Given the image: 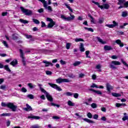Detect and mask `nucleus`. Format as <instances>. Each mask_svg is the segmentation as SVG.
I'll use <instances>...</instances> for the list:
<instances>
[{
  "instance_id": "nucleus-1",
  "label": "nucleus",
  "mask_w": 128,
  "mask_h": 128,
  "mask_svg": "<svg viewBox=\"0 0 128 128\" xmlns=\"http://www.w3.org/2000/svg\"><path fill=\"white\" fill-rule=\"evenodd\" d=\"M15 104L16 103L13 102H8L6 104L2 102L1 104V106L4 107L6 106V108L11 110L12 112H16V110H18V106H16Z\"/></svg>"
},
{
  "instance_id": "nucleus-2",
  "label": "nucleus",
  "mask_w": 128,
  "mask_h": 128,
  "mask_svg": "<svg viewBox=\"0 0 128 128\" xmlns=\"http://www.w3.org/2000/svg\"><path fill=\"white\" fill-rule=\"evenodd\" d=\"M43 4V6L45 10H48V12H52V8L51 6H48V2L46 0H38Z\"/></svg>"
},
{
  "instance_id": "nucleus-3",
  "label": "nucleus",
  "mask_w": 128,
  "mask_h": 128,
  "mask_svg": "<svg viewBox=\"0 0 128 128\" xmlns=\"http://www.w3.org/2000/svg\"><path fill=\"white\" fill-rule=\"evenodd\" d=\"M20 8L23 14H24L25 16H32V10L24 8L22 6H20Z\"/></svg>"
},
{
  "instance_id": "nucleus-4",
  "label": "nucleus",
  "mask_w": 128,
  "mask_h": 128,
  "mask_svg": "<svg viewBox=\"0 0 128 128\" xmlns=\"http://www.w3.org/2000/svg\"><path fill=\"white\" fill-rule=\"evenodd\" d=\"M122 64L118 61L113 60L110 64V68L112 70H116V67L115 66H120Z\"/></svg>"
},
{
  "instance_id": "nucleus-5",
  "label": "nucleus",
  "mask_w": 128,
  "mask_h": 128,
  "mask_svg": "<svg viewBox=\"0 0 128 128\" xmlns=\"http://www.w3.org/2000/svg\"><path fill=\"white\" fill-rule=\"evenodd\" d=\"M46 20L47 22H50L48 24L47 28H52L54 24H56V22L52 20V19L50 18H46Z\"/></svg>"
},
{
  "instance_id": "nucleus-6",
  "label": "nucleus",
  "mask_w": 128,
  "mask_h": 128,
  "mask_svg": "<svg viewBox=\"0 0 128 128\" xmlns=\"http://www.w3.org/2000/svg\"><path fill=\"white\" fill-rule=\"evenodd\" d=\"M48 84L49 86H51V88H53L56 90H58V92H62V89L58 87V85H56V84L48 82Z\"/></svg>"
},
{
  "instance_id": "nucleus-7",
  "label": "nucleus",
  "mask_w": 128,
  "mask_h": 128,
  "mask_svg": "<svg viewBox=\"0 0 128 128\" xmlns=\"http://www.w3.org/2000/svg\"><path fill=\"white\" fill-rule=\"evenodd\" d=\"M57 84H62V82H70V80L68 78H59L56 80Z\"/></svg>"
},
{
  "instance_id": "nucleus-8",
  "label": "nucleus",
  "mask_w": 128,
  "mask_h": 128,
  "mask_svg": "<svg viewBox=\"0 0 128 128\" xmlns=\"http://www.w3.org/2000/svg\"><path fill=\"white\" fill-rule=\"evenodd\" d=\"M20 56L22 58L23 66H26V62L24 56V51H22V50L20 49Z\"/></svg>"
},
{
  "instance_id": "nucleus-9",
  "label": "nucleus",
  "mask_w": 128,
  "mask_h": 128,
  "mask_svg": "<svg viewBox=\"0 0 128 128\" xmlns=\"http://www.w3.org/2000/svg\"><path fill=\"white\" fill-rule=\"evenodd\" d=\"M78 118H80V120H83L86 122H88V124H94V120L87 118H82V117L80 115L78 116Z\"/></svg>"
},
{
  "instance_id": "nucleus-10",
  "label": "nucleus",
  "mask_w": 128,
  "mask_h": 128,
  "mask_svg": "<svg viewBox=\"0 0 128 128\" xmlns=\"http://www.w3.org/2000/svg\"><path fill=\"white\" fill-rule=\"evenodd\" d=\"M113 24H106V26H107L108 28H116V26H118V23L116 22V21L114 20L112 22Z\"/></svg>"
},
{
  "instance_id": "nucleus-11",
  "label": "nucleus",
  "mask_w": 128,
  "mask_h": 128,
  "mask_svg": "<svg viewBox=\"0 0 128 128\" xmlns=\"http://www.w3.org/2000/svg\"><path fill=\"white\" fill-rule=\"evenodd\" d=\"M46 96L49 102H54V98H52V95L50 94V93H46Z\"/></svg>"
},
{
  "instance_id": "nucleus-12",
  "label": "nucleus",
  "mask_w": 128,
  "mask_h": 128,
  "mask_svg": "<svg viewBox=\"0 0 128 128\" xmlns=\"http://www.w3.org/2000/svg\"><path fill=\"white\" fill-rule=\"evenodd\" d=\"M26 108H23L24 110H25L26 112H30L32 110V108L30 106H29L28 104H26Z\"/></svg>"
},
{
  "instance_id": "nucleus-13",
  "label": "nucleus",
  "mask_w": 128,
  "mask_h": 128,
  "mask_svg": "<svg viewBox=\"0 0 128 128\" xmlns=\"http://www.w3.org/2000/svg\"><path fill=\"white\" fill-rule=\"evenodd\" d=\"M42 62H43V64H45L46 67H48L50 66H54V64H52V62H48L46 60H44L42 61Z\"/></svg>"
},
{
  "instance_id": "nucleus-14",
  "label": "nucleus",
  "mask_w": 128,
  "mask_h": 128,
  "mask_svg": "<svg viewBox=\"0 0 128 128\" xmlns=\"http://www.w3.org/2000/svg\"><path fill=\"white\" fill-rule=\"evenodd\" d=\"M115 42L117 44H118V46H120V48H122V46H124V43H122V40H116L115 41Z\"/></svg>"
},
{
  "instance_id": "nucleus-15",
  "label": "nucleus",
  "mask_w": 128,
  "mask_h": 128,
  "mask_svg": "<svg viewBox=\"0 0 128 128\" xmlns=\"http://www.w3.org/2000/svg\"><path fill=\"white\" fill-rule=\"evenodd\" d=\"M106 88L108 92H110V90H114V88H112V86H110V84L108 83H107L106 84Z\"/></svg>"
},
{
  "instance_id": "nucleus-16",
  "label": "nucleus",
  "mask_w": 128,
  "mask_h": 128,
  "mask_svg": "<svg viewBox=\"0 0 128 128\" xmlns=\"http://www.w3.org/2000/svg\"><path fill=\"white\" fill-rule=\"evenodd\" d=\"M90 92H95V94H100V96L102 94V92H100V90H96L92 88L90 89Z\"/></svg>"
},
{
  "instance_id": "nucleus-17",
  "label": "nucleus",
  "mask_w": 128,
  "mask_h": 128,
  "mask_svg": "<svg viewBox=\"0 0 128 128\" xmlns=\"http://www.w3.org/2000/svg\"><path fill=\"white\" fill-rule=\"evenodd\" d=\"M126 104L124 103L120 104V103H116V108H120V106H126Z\"/></svg>"
},
{
  "instance_id": "nucleus-18",
  "label": "nucleus",
  "mask_w": 128,
  "mask_h": 128,
  "mask_svg": "<svg viewBox=\"0 0 128 128\" xmlns=\"http://www.w3.org/2000/svg\"><path fill=\"white\" fill-rule=\"evenodd\" d=\"M10 64L12 66H16L18 64V60L16 59L14 60L10 63Z\"/></svg>"
},
{
  "instance_id": "nucleus-19",
  "label": "nucleus",
  "mask_w": 128,
  "mask_h": 128,
  "mask_svg": "<svg viewBox=\"0 0 128 128\" xmlns=\"http://www.w3.org/2000/svg\"><path fill=\"white\" fill-rule=\"evenodd\" d=\"M96 38L98 42L100 44H106V41L102 40V39L100 38L96 37Z\"/></svg>"
},
{
  "instance_id": "nucleus-20",
  "label": "nucleus",
  "mask_w": 128,
  "mask_h": 128,
  "mask_svg": "<svg viewBox=\"0 0 128 128\" xmlns=\"http://www.w3.org/2000/svg\"><path fill=\"white\" fill-rule=\"evenodd\" d=\"M104 50H112V48L111 46L106 45L104 46Z\"/></svg>"
},
{
  "instance_id": "nucleus-21",
  "label": "nucleus",
  "mask_w": 128,
  "mask_h": 128,
  "mask_svg": "<svg viewBox=\"0 0 128 128\" xmlns=\"http://www.w3.org/2000/svg\"><path fill=\"white\" fill-rule=\"evenodd\" d=\"M80 52H84L86 50L84 47V44L80 43Z\"/></svg>"
},
{
  "instance_id": "nucleus-22",
  "label": "nucleus",
  "mask_w": 128,
  "mask_h": 128,
  "mask_svg": "<svg viewBox=\"0 0 128 128\" xmlns=\"http://www.w3.org/2000/svg\"><path fill=\"white\" fill-rule=\"evenodd\" d=\"M61 18L64 20H66L67 22H70V17H66L64 15H61Z\"/></svg>"
},
{
  "instance_id": "nucleus-23",
  "label": "nucleus",
  "mask_w": 128,
  "mask_h": 128,
  "mask_svg": "<svg viewBox=\"0 0 128 128\" xmlns=\"http://www.w3.org/2000/svg\"><path fill=\"white\" fill-rule=\"evenodd\" d=\"M28 86L30 88L31 90H32L33 88H36V86L34 84H33L32 83H28Z\"/></svg>"
},
{
  "instance_id": "nucleus-24",
  "label": "nucleus",
  "mask_w": 128,
  "mask_h": 128,
  "mask_svg": "<svg viewBox=\"0 0 128 128\" xmlns=\"http://www.w3.org/2000/svg\"><path fill=\"white\" fill-rule=\"evenodd\" d=\"M28 118H34V120H40V117L38 116H28Z\"/></svg>"
},
{
  "instance_id": "nucleus-25",
  "label": "nucleus",
  "mask_w": 128,
  "mask_h": 128,
  "mask_svg": "<svg viewBox=\"0 0 128 128\" xmlns=\"http://www.w3.org/2000/svg\"><path fill=\"white\" fill-rule=\"evenodd\" d=\"M68 104L69 106H75L74 103L72 102L70 100L68 102Z\"/></svg>"
},
{
  "instance_id": "nucleus-26",
  "label": "nucleus",
  "mask_w": 128,
  "mask_h": 128,
  "mask_svg": "<svg viewBox=\"0 0 128 128\" xmlns=\"http://www.w3.org/2000/svg\"><path fill=\"white\" fill-rule=\"evenodd\" d=\"M1 116H10L12 114L10 113H3L0 115Z\"/></svg>"
},
{
  "instance_id": "nucleus-27",
  "label": "nucleus",
  "mask_w": 128,
  "mask_h": 128,
  "mask_svg": "<svg viewBox=\"0 0 128 128\" xmlns=\"http://www.w3.org/2000/svg\"><path fill=\"white\" fill-rule=\"evenodd\" d=\"M88 16L91 19L90 20L91 22H92V24H94V17H92V16L90 15V14H88Z\"/></svg>"
},
{
  "instance_id": "nucleus-28",
  "label": "nucleus",
  "mask_w": 128,
  "mask_h": 128,
  "mask_svg": "<svg viewBox=\"0 0 128 128\" xmlns=\"http://www.w3.org/2000/svg\"><path fill=\"white\" fill-rule=\"evenodd\" d=\"M112 94L113 96H115V98H118L119 96H122L120 94L114 93V92H112Z\"/></svg>"
},
{
  "instance_id": "nucleus-29",
  "label": "nucleus",
  "mask_w": 128,
  "mask_h": 128,
  "mask_svg": "<svg viewBox=\"0 0 128 128\" xmlns=\"http://www.w3.org/2000/svg\"><path fill=\"white\" fill-rule=\"evenodd\" d=\"M4 68L6 70L7 72H10L12 70H10V68L8 67V65H5L4 66Z\"/></svg>"
},
{
  "instance_id": "nucleus-30",
  "label": "nucleus",
  "mask_w": 128,
  "mask_h": 128,
  "mask_svg": "<svg viewBox=\"0 0 128 128\" xmlns=\"http://www.w3.org/2000/svg\"><path fill=\"white\" fill-rule=\"evenodd\" d=\"M64 6H66V8H68V10H69L71 12H74V10H72V8H70V6L68 4H66V3L64 4Z\"/></svg>"
},
{
  "instance_id": "nucleus-31",
  "label": "nucleus",
  "mask_w": 128,
  "mask_h": 128,
  "mask_svg": "<svg viewBox=\"0 0 128 128\" xmlns=\"http://www.w3.org/2000/svg\"><path fill=\"white\" fill-rule=\"evenodd\" d=\"M122 16L123 18H126V16H128V11H124L122 12Z\"/></svg>"
},
{
  "instance_id": "nucleus-32",
  "label": "nucleus",
  "mask_w": 128,
  "mask_h": 128,
  "mask_svg": "<svg viewBox=\"0 0 128 128\" xmlns=\"http://www.w3.org/2000/svg\"><path fill=\"white\" fill-rule=\"evenodd\" d=\"M84 30H88V32H94V29L92 28H88V27H84Z\"/></svg>"
},
{
  "instance_id": "nucleus-33",
  "label": "nucleus",
  "mask_w": 128,
  "mask_h": 128,
  "mask_svg": "<svg viewBox=\"0 0 128 128\" xmlns=\"http://www.w3.org/2000/svg\"><path fill=\"white\" fill-rule=\"evenodd\" d=\"M118 4L119 6H120L126 2V0H118Z\"/></svg>"
},
{
  "instance_id": "nucleus-34",
  "label": "nucleus",
  "mask_w": 128,
  "mask_h": 128,
  "mask_svg": "<svg viewBox=\"0 0 128 128\" xmlns=\"http://www.w3.org/2000/svg\"><path fill=\"white\" fill-rule=\"evenodd\" d=\"M0 89L2 90H6V84L1 85L0 86Z\"/></svg>"
},
{
  "instance_id": "nucleus-35",
  "label": "nucleus",
  "mask_w": 128,
  "mask_h": 128,
  "mask_svg": "<svg viewBox=\"0 0 128 128\" xmlns=\"http://www.w3.org/2000/svg\"><path fill=\"white\" fill-rule=\"evenodd\" d=\"M40 90L42 92H44V94L45 96L46 95V94H48V92L46 90H44V89L42 88V86H40Z\"/></svg>"
},
{
  "instance_id": "nucleus-36",
  "label": "nucleus",
  "mask_w": 128,
  "mask_h": 128,
  "mask_svg": "<svg viewBox=\"0 0 128 128\" xmlns=\"http://www.w3.org/2000/svg\"><path fill=\"white\" fill-rule=\"evenodd\" d=\"M82 64V62H80V61H77V62H74L73 64V66H80V64Z\"/></svg>"
},
{
  "instance_id": "nucleus-37",
  "label": "nucleus",
  "mask_w": 128,
  "mask_h": 128,
  "mask_svg": "<svg viewBox=\"0 0 128 128\" xmlns=\"http://www.w3.org/2000/svg\"><path fill=\"white\" fill-rule=\"evenodd\" d=\"M67 76L68 78H76V76L74 75V74L72 73L67 74Z\"/></svg>"
},
{
  "instance_id": "nucleus-38",
  "label": "nucleus",
  "mask_w": 128,
  "mask_h": 128,
  "mask_svg": "<svg viewBox=\"0 0 128 128\" xmlns=\"http://www.w3.org/2000/svg\"><path fill=\"white\" fill-rule=\"evenodd\" d=\"M74 40L76 42H84V40L81 38H76L74 39Z\"/></svg>"
},
{
  "instance_id": "nucleus-39",
  "label": "nucleus",
  "mask_w": 128,
  "mask_h": 128,
  "mask_svg": "<svg viewBox=\"0 0 128 128\" xmlns=\"http://www.w3.org/2000/svg\"><path fill=\"white\" fill-rule=\"evenodd\" d=\"M70 16H69V20L70 22V20H74V18H76V16L74 15H72V14H70Z\"/></svg>"
},
{
  "instance_id": "nucleus-40",
  "label": "nucleus",
  "mask_w": 128,
  "mask_h": 128,
  "mask_svg": "<svg viewBox=\"0 0 128 128\" xmlns=\"http://www.w3.org/2000/svg\"><path fill=\"white\" fill-rule=\"evenodd\" d=\"M103 6L105 10H108V8H110V5L108 4H104Z\"/></svg>"
},
{
  "instance_id": "nucleus-41",
  "label": "nucleus",
  "mask_w": 128,
  "mask_h": 128,
  "mask_svg": "<svg viewBox=\"0 0 128 128\" xmlns=\"http://www.w3.org/2000/svg\"><path fill=\"white\" fill-rule=\"evenodd\" d=\"M20 22H22V24H28V21L23 19H20Z\"/></svg>"
},
{
  "instance_id": "nucleus-42",
  "label": "nucleus",
  "mask_w": 128,
  "mask_h": 128,
  "mask_svg": "<svg viewBox=\"0 0 128 128\" xmlns=\"http://www.w3.org/2000/svg\"><path fill=\"white\" fill-rule=\"evenodd\" d=\"M96 68V70H98V72H102V69H100L102 68V66H100V64L97 65Z\"/></svg>"
},
{
  "instance_id": "nucleus-43",
  "label": "nucleus",
  "mask_w": 128,
  "mask_h": 128,
  "mask_svg": "<svg viewBox=\"0 0 128 128\" xmlns=\"http://www.w3.org/2000/svg\"><path fill=\"white\" fill-rule=\"evenodd\" d=\"M27 98H30V100H34V96L32 94H28Z\"/></svg>"
},
{
  "instance_id": "nucleus-44",
  "label": "nucleus",
  "mask_w": 128,
  "mask_h": 128,
  "mask_svg": "<svg viewBox=\"0 0 128 128\" xmlns=\"http://www.w3.org/2000/svg\"><path fill=\"white\" fill-rule=\"evenodd\" d=\"M32 22L36 24H40V22L38 21V20L34 18L32 19Z\"/></svg>"
},
{
  "instance_id": "nucleus-45",
  "label": "nucleus",
  "mask_w": 128,
  "mask_h": 128,
  "mask_svg": "<svg viewBox=\"0 0 128 128\" xmlns=\"http://www.w3.org/2000/svg\"><path fill=\"white\" fill-rule=\"evenodd\" d=\"M104 18H100L98 20V24H101L104 22Z\"/></svg>"
},
{
  "instance_id": "nucleus-46",
  "label": "nucleus",
  "mask_w": 128,
  "mask_h": 128,
  "mask_svg": "<svg viewBox=\"0 0 128 128\" xmlns=\"http://www.w3.org/2000/svg\"><path fill=\"white\" fill-rule=\"evenodd\" d=\"M70 46H72V44L66 43V50H70Z\"/></svg>"
},
{
  "instance_id": "nucleus-47",
  "label": "nucleus",
  "mask_w": 128,
  "mask_h": 128,
  "mask_svg": "<svg viewBox=\"0 0 128 128\" xmlns=\"http://www.w3.org/2000/svg\"><path fill=\"white\" fill-rule=\"evenodd\" d=\"M88 54H90V50L86 51V58H90V56H88Z\"/></svg>"
},
{
  "instance_id": "nucleus-48",
  "label": "nucleus",
  "mask_w": 128,
  "mask_h": 128,
  "mask_svg": "<svg viewBox=\"0 0 128 128\" xmlns=\"http://www.w3.org/2000/svg\"><path fill=\"white\" fill-rule=\"evenodd\" d=\"M91 107L92 108H96L98 107V105H96V103H92L91 104Z\"/></svg>"
},
{
  "instance_id": "nucleus-49",
  "label": "nucleus",
  "mask_w": 128,
  "mask_h": 128,
  "mask_svg": "<svg viewBox=\"0 0 128 128\" xmlns=\"http://www.w3.org/2000/svg\"><path fill=\"white\" fill-rule=\"evenodd\" d=\"M73 94L72 92H66L65 93V94L67 96H73Z\"/></svg>"
},
{
  "instance_id": "nucleus-50",
  "label": "nucleus",
  "mask_w": 128,
  "mask_h": 128,
  "mask_svg": "<svg viewBox=\"0 0 128 128\" xmlns=\"http://www.w3.org/2000/svg\"><path fill=\"white\" fill-rule=\"evenodd\" d=\"M122 62L123 64H124V66H127V68H128V64L126 62H124V59L122 58L120 60Z\"/></svg>"
},
{
  "instance_id": "nucleus-51",
  "label": "nucleus",
  "mask_w": 128,
  "mask_h": 128,
  "mask_svg": "<svg viewBox=\"0 0 128 128\" xmlns=\"http://www.w3.org/2000/svg\"><path fill=\"white\" fill-rule=\"evenodd\" d=\"M49 106H56L57 108H60V105H58V104H56L54 102L50 103V105H49Z\"/></svg>"
},
{
  "instance_id": "nucleus-52",
  "label": "nucleus",
  "mask_w": 128,
  "mask_h": 128,
  "mask_svg": "<svg viewBox=\"0 0 128 128\" xmlns=\"http://www.w3.org/2000/svg\"><path fill=\"white\" fill-rule=\"evenodd\" d=\"M87 116L88 118H92V114L90 112L88 113Z\"/></svg>"
},
{
  "instance_id": "nucleus-53",
  "label": "nucleus",
  "mask_w": 128,
  "mask_h": 128,
  "mask_svg": "<svg viewBox=\"0 0 128 128\" xmlns=\"http://www.w3.org/2000/svg\"><path fill=\"white\" fill-rule=\"evenodd\" d=\"M46 73L47 76H52V72L50 70L46 71Z\"/></svg>"
},
{
  "instance_id": "nucleus-54",
  "label": "nucleus",
  "mask_w": 128,
  "mask_h": 128,
  "mask_svg": "<svg viewBox=\"0 0 128 128\" xmlns=\"http://www.w3.org/2000/svg\"><path fill=\"white\" fill-rule=\"evenodd\" d=\"M84 76H85L84 74L81 73L78 75V78H82L84 77Z\"/></svg>"
},
{
  "instance_id": "nucleus-55",
  "label": "nucleus",
  "mask_w": 128,
  "mask_h": 128,
  "mask_svg": "<svg viewBox=\"0 0 128 128\" xmlns=\"http://www.w3.org/2000/svg\"><path fill=\"white\" fill-rule=\"evenodd\" d=\"M40 126H38V124H35V125H33L30 126V128H40Z\"/></svg>"
},
{
  "instance_id": "nucleus-56",
  "label": "nucleus",
  "mask_w": 128,
  "mask_h": 128,
  "mask_svg": "<svg viewBox=\"0 0 128 128\" xmlns=\"http://www.w3.org/2000/svg\"><path fill=\"white\" fill-rule=\"evenodd\" d=\"M73 96L74 98H78V93H73Z\"/></svg>"
},
{
  "instance_id": "nucleus-57",
  "label": "nucleus",
  "mask_w": 128,
  "mask_h": 128,
  "mask_svg": "<svg viewBox=\"0 0 128 128\" xmlns=\"http://www.w3.org/2000/svg\"><path fill=\"white\" fill-rule=\"evenodd\" d=\"M2 44L6 48H8V45L6 41H3Z\"/></svg>"
},
{
  "instance_id": "nucleus-58",
  "label": "nucleus",
  "mask_w": 128,
  "mask_h": 128,
  "mask_svg": "<svg viewBox=\"0 0 128 128\" xmlns=\"http://www.w3.org/2000/svg\"><path fill=\"white\" fill-rule=\"evenodd\" d=\"M90 88H98V85L92 84V85L90 86Z\"/></svg>"
},
{
  "instance_id": "nucleus-59",
  "label": "nucleus",
  "mask_w": 128,
  "mask_h": 128,
  "mask_svg": "<svg viewBox=\"0 0 128 128\" xmlns=\"http://www.w3.org/2000/svg\"><path fill=\"white\" fill-rule=\"evenodd\" d=\"M21 92H28V90L26 88L23 87L21 89Z\"/></svg>"
},
{
  "instance_id": "nucleus-60",
  "label": "nucleus",
  "mask_w": 128,
  "mask_h": 128,
  "mask_svg": "<svg viewBox=\"0 0 128 128\" xmlns=\"http://www.w3.org/2000/svg\"><path fill=\"white\" fill-rule=\"evenodd\" d=\"M60 64H61L62 65L66 64V61H64L62 60H60Z\"/></svg>"
},
{
  "instance_id": "nucleus-61",
  "label": "nucleus",
  "mask_w": 128,
  "mask_h": 128,
  "mask_svg": "<svg viewBox=\"0 0 128 128\" xmlns=\"http://www.w3.org/2000/svg\"><path fill=\"white\" fill-rule=\"evenodd\" d=\"M100 120H102V122H106V116H102L101 118H100Z\"/></svg>"
},
{
  "instance_id": "nucleus-62",
  "label": "nucleus",
  "mask_w": 128,
  "mask_h": 128,
  "mask_svg": "<svg viewBox=\"0 0 128 128\" xmlns=\"http://www.w3.org/2000/svg\"><path fill=\"white\" fill-rule=\"evenodd\" d=\"M93 118L94 120H98V115L95 114L94 116H93Z\"/></svg>"
},
{
  "instance_id": "nucleus-63",
  "label": "nucleus",
  "mask_w": 128,
  "mask_h": 128,
  "mask_svg": "<svg viewBox=\"0 0 128 128\" xmlns=\"http://www.w3.org/2000/svg\"><path fill=\"white\" fill-rule=\"evenodd\" d=\"M122 120L124 122L125 120H128V116H124L122 118Z\"/></svg>"
},
{
  "instance_id": "nucleus-64",
  "label": "nucleus",
  "mask_w": 128,
  "mask_h": 128,
  "mask_svg": "<svg viewBox=\"0 0 128 128\" xmlns=\"http://www.w3.org/2000/svg\"><path fill=\"white\" fill-rule=\"evenodd\" d=\"M124 8H128V1L124 2Z\"/></svg>"
}]
</instances>
